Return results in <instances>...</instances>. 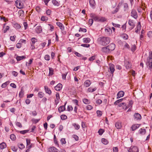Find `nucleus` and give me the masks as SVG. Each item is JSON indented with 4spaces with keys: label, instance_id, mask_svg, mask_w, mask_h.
Masks as SVG:
<instances>
[{
    "label": "nucleus",
    "instance_id": "nucleus-1",
    "mask_svg": "<svg viewBox=\"0 0 152 152\" xmlns=\"http://www.w3.org/2000/svg\"><path fill=\"white\" fill-rule=\"evenodd\" d=\"M99 43L103 46L106 45L110 42V39L109 37H101L98 39Z\"/></svg>",
    "mask_w": 152,
    "mask_h": 152
},
{
    "label": "nucleus",
    "instance_id": "nucleus-2",
    "mask_svg": "<svg viewBox=\"0 0 152 152\" xmlns=\"http://www.w3.org/2000/svg\"><path fill=\"white\" fill-rule=\"evenodd\" d=\"M146 64L151 70H152V52L149 55Z\"/></svg>",
    "mask_w": 152,
    "mask_h": 152
},
{
    "label": "nucleus",
    "instance_id": "nucleus-3",
    "mask_svg": "<svg viewBox=\"0 0 152 152\" xmlns=\"http://www.w3.org/2000/svg\"><path fill=\"white\" fill-rule=\"evenodd\" d=\"M128 23L129 25L131 26L129 28L130 30L132 29L135 26V23L132 19H129L128 21Z\"/></svg>",
    "mask_w": 152,
    "mask_h": 152
},
{
    "label": "nucleus",
    "instance_id": "nucleus-4",
    "mask_svg": "<svg viewBox=\"0 0 152 152\" xmlns=\"http://www.w3.org/2000/svg\"><path fill=\"white\" fill-rule=\"evenodd\" d=\"M131 15L134 19H137L138 15L137 12L135 10L133 9L132 10L131 13Z\"/></svg>",
    "mask_w": 152,
    "mask_h": 152
},
{
    "label": "nucleus",
    "instance_id": "nucleus-5",
    "mask_svg": "<svg viewBox=\"0 0 152 152\" xmlns=\"http://www.w3.org/2000/svg\"><path fill=\"white\" fill-rule=\"evenodd\" d=\"M129 152H139V150L138 148L135 146L131 147L128 150Z\"/></svg>",
    "mask_w": 152,
    "mask_h": 152
},
{
    "label": "nucleus",
    "instance_id": "nucleus-6",
    "mask_svg": "<svg viewBox=\"0 0 152 152\" xmlns=\"http://www.w3.org/2000/svg\"><path fill=\"white\" fill-rule=\"evenodd\" d=\"M107 47L110 51L114 50L115 48V45L113 43H111L109 45L107 46Z\"/></svg>",
    "mask_w": 152,
    "mask_h": 152
},
{
    "label": "nucleus",
    "instance_id": "nucleus-7",
    "mask_svg": "<svg viewBox=\"0 0 152 152\" xmlns=\"http://www.w3.org/2000/svg\"><path fill=\"white\" fill-rule=\"evenodd\" d=\"M123 3V2L122 1H121L120 2H119L117 6V7H116L115 8V10H112V13L113 14H114V13L117 12L118 10L119 7L121 6L122 5Z\"/></svg>",
    "mask_w": 152,
    "mask_h": 152
},
{
    "label": "nucleus",
    "instance_id": "nucleus-8",
    "mask_svg": "<svg viewBox=\"0 0 152 152\" xmlns=\"http://www.w3.org/2000/svg\"><path fill=\"white\" fill-rule=\"evenodd\" d=\"M90 16L95 21H98L99 17L96 16L94 13H91L90 14Z\"/></svg>",
    "mask_w": 152,
    "mask_h": 152
},
{
    "label": "nucleus",
    "instance_id": "nucleus-9",
    "mask_svg": "<svg viewBox=\"0 0 152 152\" xmlns=\"http://www.w3.org/2000/svg\"><path fill=\"white\" fill-rule=\"evenodd\" d=\"M67 102H66L65 103L64 105L61 106H60L58 108V111L59 113L63 112L65 110V106Z\"/></svg>",
    "mask_w": 152,
    "mask_h": 152
},
{
    "label": "nucleus",
    "instance_id": "nucleus-10",
    "mask_svg": "<svg viewBox=\"0 0 152 152\" xmlns=\"http://www.w3.org/2000/svg\"><path fill=\"white\" fill-rule=\"evenodd\" d=\"M108 49V48L107 47V46L105 47L102 48V50L103 52L106 53H110V51L109 49Z\"/></svg>",
    "mask_w": 152,
    "mask_h": 152
},
{
    "label": "nucleus",
    "instance_id": "nucleus-11",
    "mask_svg": "<svg viewBox=\"0 0 152 152\" xmlns=\"http://www.w3.org/2000/svg\"><path fill=\"white\" fill-rule=\"evenodd\" d=\"M56 99L55 100V104L57 105L59 102V99H60L59 94L57 92L56 94Z\"/></svg>",
    "mask_w": 152,
    "mask_h": 152
},
{
    "label": "nucleus",
    "instance_id": "nucleus-12",
    "mask_svg": "<svg viewBox=\"0 0 152 152\" xmlns=\"http://www.w3.org/2000/svg\"><path fill=\"white\" fill-rule=\"evenodd\" d=\"M125 64L126 68L127 69H129L131 68L132 65L129 61H125Z\"/></svg>",
    "mask_w": 152,
    "mask_h": 152
},
{
    "label": "nucleus",
    "instance_id": "nucleus-13",
    "mask_svg": "<svg viewBox=\"0 0 152 152\" xmlns=\"http://www.w3.org/2000/svg\"><path fill=\"white\" fill-rule=\"evenodd\" d=\"M48 150L49 152H58V149L54 147L49 148Z\"/></svg>",
    "mask_w": 152,
    "mask_h": 152
},
{
    "label": "nucleus",
    "instance_id": "nucleus-14",
    "mask_svg": "<svg viewBox=\"0 0 152 152\" xmlns=\"http://www.w3.org/2000/svg\"><path fill=\"white\" fill-rule=\"evenodd\" d=\"M35 31L38 34L41 33L42 31V27L40 26H37L36 28Z\"/></svg>",
    "mask_w": 152,
    "mask_h": 152
},
{
    "label": "nucleus",
    "instance_id": "nucleus-15",
    "mask_svg": "<svg viewBox=\"0 0 152 152\" xmlns=\"http://www.w3.org/2000/svg\"><path fill=\"white\" fill-rule=\"evenodd\" d=\"M134 118L136 120H140L141 118V116L138 113H135L134 115Z\"/></svg>",
    "mask_w": 152,
    "mask_h": 152
},
{
    "label": "nucleus",
    "instance_id": "nucleus-16",
    "mask_svg": "<svg viewBox=\"0 0 152 152\" xmlns=\"http://www.w3.org/2000/svg\"><path fill=\"white\" fill-rule=\"evenodd\" d=\"M119 107H122L125 110H126L129 107V106H127L126 105V104L125 103L122 102L120 103L119 104Z\"/></svg>",
    "mask_w": 152,
    "mask_h": 152
},
{
    "label": "nucleus",
    "instance_id": "nucleus-17",
    "mask_svg": "<svg viewBox=\"0 0 152 152\" xmlns=\"http://www.w3.org/2000/svg\"><path fill=\"white\" fill-rule=\"evenodd\" d=\"M105 33L107 35H110L112 33V30L109 28H105Z\"/></svg>",
    "mask_w": 152,
    "mask_h": 152
},
{
    "label": "nucleus",
    "instance_id": "nucleus-18",
    "mask_svg": "<svg viewBox=\"0 0 152 152\" xmlns=\"http://www.w3.org/2000/svg\"><path fill=\"white\" fill-rule=\"evenodd\" d=\"M62 86L61 83H58L56 86L55 87V90L57 91H59L62 88Z\"/></svg>",
    "mask_w": 152,
    "mask_h": 152
},
{
    "label": "nucleus",
    "instance_id": "nucleus-19",
    "mask_svg": "<svg viewBox=\"0 0 152 152\" xmlns=\"http://www.w3.org/2000/svg\"><path fill=\"white\" fill-rule=\"evenodd\" d=\"M15 3L16 4L17 7L18 8L21 9L23 7V6L21 4L20 1L17 0L15 1Z\"/></svg>",
    "mask_w": 152,
    "mask_h": 152
},
{
    "label": "nucleus",
    "instance_id": "nucleus-20",
    "mask_svg": "<svg viewBox=\"0 0 152 152\" xmlns=\"http://www.w3.org/2000/svg\"><path fill=\"white\" fill-rule=\"evenodd\" d=\"M124 94V92L123 91H119L117 94V99H118L123 96Z\"/></svg>",
    "mask_w": 152,
    "mask_h": 152
},
{
    "label": "nucleus",
    "instance_id": "nucleus-21",
    "mask_svg": "<svg viewBox=\"0 0 152 152\" xmlns=\"http://www.w3.org/2000/svg\"><path fill=\"white\" fill-rule=\"evenodd\" d=\"M57 25L60 28L62 31L64 30V27L63 25L61 23L59 22H58L56 23Z\"/></svg>",
    "mask_w": 152,
    "mask_h": 152
},
{
    "label": "nucleus",
    "instance_id": "nucleus-22",
    "mask_svg": "<svg viewBox=\"0 0 152 152\" xmlns=\"http://www.w3.org/2000/svg\"><path fill=\"white\" fill-rule=\"evenodd\" d=\"M115 126L117 129H120L122 127L121 123L118 122H116L115 124Z\"/></svg>",
    "mask_w": 152,
    "mask_h": 152
},
{
    "label": "nucleus",
    "instance_id": "nucleus-23",
    "mask_svg": "<svg viewBox=\"0 0 152 152\" xmlns=\"http://www.w3.org/2000/svg\"><path fill=\"white\" fill-rule=\"evenodd\" d=\"M140 126V125L137 124L136 125H133L132 126V131H134L137 129Z\"/></svg>",
    "mask_w": 152,
    "mask_h": 152
},
{
    "label": "nucleus",
    "instance_id": "nucleus-24",
    "mask_svg": "<svg viewBox=\"0 0 152 152\" xmlns=\"http://www.w3.org/2000/svg\"><path fill=\"white\" fill-rule=\"evenodd\" d=\"M91 83L89 80H86L84 83V85L86 87H89Z\"/></svg>",
    "mask_w": 152,
    "mask_h": 152
},
{
    "label": "nucleus",
    "instance_id": "nucleus-25",
    "mask_svg": "<svg viewBox=\"0 0 152 152\" xmlns=\"http://www.w3.org/2000/svg\"><path fill=\"white\" fill-rule=\"evenodd\" d=\"M45 89L46 93L50 95L51 94V91L50 89L48 88L47 86H45Z\"/></svg>",
    "mask_w": 152,
    "mask_h": 152
},
{
    "label": "nucleus",
    "instance_id": "nucleus-26",
    "mask_svg": "<svg viewBox=\"0 0 152 152\" xmlns=\"http://www.w3.org/2000/svg\"><path fill=\"white\" fill-rule=\"evenodd\" d=\"M6 24L5 23L4 24V26H3V32L4 33H5L7 31L9 30V27L8 26H6V27H5V25H6Z\"/></svg>",
    "mask_w": 152,
    "mask_h": 152
},
{
    "label": "nucleus",
    "instance_id": "nucleus-27",
    "mask_svg": "<svg viewBox=\"0 0 152 152\" xmlns=\"http://www.w3.org/2000/svg\"><path fill=\"white\" fill-rule=\"evenodd\" d=\"M26 58V56H17L16 58L17 61H20L23 59L25 58Z\"/></svg>",
    "mask_w": 152,
    "mask_h": 152
},
{
    "label": "nucleus",
    "instance_id": "nucleus-28",
    "mask_svg": "<svg viewBox=\"0 0 152 152\" xmlns=\"http://www.w3.org/2000/svg\"><path fill=\"white\" fill-rule=\"evenodd\" d=\"M139 131V133L141 134H144L146 133V130L145 129H141Z\"/></svg>",
    "mask_w": 152,
    "mask_h": 152
},
{
    "label": "nucleus",
    "instance_id": "nucleus-29",
    "mask_svg": "<svg viewBox=\"0 0 152 152\" xmlns=\"http://www.w3.org/2000/svg\"><path fill=\"white\" fill-rule=\"evenodd\" d=\"M110 69L111 74H113L115 71V69L114 68V65H111L110 66Z\"/></svg>",
    "mask_w": 152,
    "mask_h": 152
},
{
    "label": "nucleus",
    "instance_id": "nucleus-30",
    "mask_svg": "<svg viewBox=\"0 0 152 152\" xmlns=\"http://www.w3.org/2000/svg\"><path fill=\"white\" fill-rule=\"evenodd\" d=\"M89 3L90 6L92 7L94 6L96 4L95 1L94 0H90Z\"/></svg>",
    "mask_w": 152,
    "mask_h": 152
},
{
    "label": "nucleus",
    "instance_id": "nucleus-31",
    "mask_svg": "<svg viewBox=\"0 0 152 152\" xmlns=\"http://www.w3.org/2000/svg\"><path fill=\"white\" fill-rule=\"evenodd\" d=\"M6 147V145L5 143L3 142L0 144V148L1 149H3Z\"/></svg>",
    "mask_w": 152,
    "mask_h": 152
},
{
    "label": "nucleus",
    "instance_id": "nucleus-32",
    "mask_svg": "<svg viewBox=\"0 0 152 152\" xmlns=\"http://www.w3.org/2000/svg\"><path fill=\"white\" fill-rule=\"evenodd\" d=\"M29 131L28 130H24L23 131H18L17 132H19L21 134H24L25 133H27Z\"/></svg>",
    "mask_w": 152,
    "mask_h": 152
},
{
    "label": "nucleus",
    "instance_id": "nucleus-33",
    "mask_svg": "<svg viewBox=\"0 0 152 152\" xmlns=\"http://www.w3.org/2000/svg\"><path fill=\"white\" fill-rule=\"evenodd\" d=\"M83 40V42L86 43H88L90 41V39L88 38H84Z\"/></svg>",
    "mask_w": 152,
    "mask_h": 152
},
{
    "label": "nucleus",
    "instance_id": "nucleus-34",
    "mask_svg": "<svg viewBox=\"0 0 152 152\" xmlns=\"http://www.w3.org/2000/svg\"><path fill=\"white\" fill-rule=\"evenodd\" d=\"M106 19L104 17H99L98 21L103 22L106 21Z\"/></svg>",
    "mask_w": 152,
    "mask_h": 152
},
{
    "label": "nucleus",
    "instance_id": "nucleus-35",
    "mask_svg": "<svg viewBox=\"0 0 152 152\" xmlns=\"http://www.w3.org/2000/svg\"><path fill=\"white\" fill-rule=\"evenodd\" d=\"M53 4L55 6H58L59 5V3L56 0H53L52 1Z\"/></svg>",
    "mask_w": 152,
    "mask_h": 152
},
{
    "label": "nucleus",
    "instance_id": "nucleus-36",
    "mask_svg": "<svg viewBox=\"0 0 152 152\" xmlns=\"http://www.w3.org/2000/svg\"><path fill=\"white\" fill-rule=\"evenodd\" d=\"M83 102L84 103L86 104H89V101L87 99H84L83 100Z\"/></svg>",
    "mask_w": 152,
    "mask_h": 152
},
{
    "label": "nucleus",
    "instance_id": "nucleus-37",
    "mask_svg": "<svg viewBox=\"0 0 152 152\" xmlns=\"http://www.w3.org/2000/svg\"><path fill=\"white\" fill-rule=\"evenodd\" d=\"M9 82L7 81L5 83L2 84L1 85V87L2 88H5L9 84Z\"/></svg>",
    "mask_w": 152,
    "mask_h": 152
},
{
    "label": "nucleus",
    "instance_id": "nucleus-38",
    "mask_svg": "<svg viewBox=\"0 0 152 152\" xmlns=\"http://www.w3.org/2000/svg\"><path fill=\"white\" fill-rule=\"evenodd\" d=\"M73 125L75 127V129L78 130L80 128V126L78 124L74 123L73 124Z\"/></svg>",
    "mask_w": 152,
    "mask_h": 152
},
{
    "label": "nucleus",
    "instance_id": "nucleus-39",
    "mask_svg": "<svg viewBox=\"0 0 152 152\" xmlns=\"http://www.w3.org/2000/svg\"><path fill=\"white\" fill-rule=\"evenodd\" d=\"M102 142L105 145H107L108 143V141L104 138H102Z\"/></svg>",
    "mask_w": 152,
    "mask_h": 152
},
{
    "label": "nucleus",
    "instance_id": "nucleus-40",
    "mask_svg": "<svg viewBox=\"0 0 152 152\" xmlns=\"http://www.w3.org/2000/svg\"><path fill=\"white\" fill-rule=\"evenodd\" d=\"M10 138L12 140H15L16 139L15 136L13 134L10 135Z\"/></svg>",
    "mask_w": 152,
    "mask_h": 152
},
{
    "label": "nucleus",
    "instance_id": "nucleus-41",
    "mask_svg": "<svg viewBox=\"0 0 152 152\" xmlns=\"http://www.w3.org/2000/svg\"><path fill=\"white\" fill-rule=\"evenodd\" d=\"M14 26L15 28L17 29H19L21 27V26L17 23L14 24Z\"/></svg>",
    "mask_w": 152,
    "mask_h": 152
},
{
    "label": "nucleus",
    "instance_id": "nucleus-42",
    "mask_svg": "<svg viewBox=\"0 0 152 152\" xmlns=\"http://www.w3.org/2000/svg\"><path fill=\"white\" fill-rule=\"evenodd\" d=\"M31 41L32 42V44L34 45L36 42L37 41V39L33 37L31 39Z\"/></svg>",
    "mask_w": 152,
    "mask_h": 152
},
{
    "label": "nucleus",
    "instance_id": "nucleus-43",
    "mask_svg": "<svg viewBox=\"0 0 152 152\" xmlns=\"http://www.w3.org/2000/svg\"><path fill=\"white\" fill-rule=\"evenodd\" d=\"M124 99H121L118 100L116 101L114 103V104L115 105H117L118 103H119V102H122L123 100Z\"/></svg>",
    "mask_w": 152,
    "mask_h": 152
},
{
    "label": "nucleus",
    "instance_id": "nucleus-44",
    "mask_svg": "<svg viewBox=\"0 0 152 152\" xmlns=\"http://www.w3.org/2000/svg\"><path fill=\"white\" fill-rule=\"evenodd\" d=\"M44 94L42 92H39L38 94V96L39 97L42 98L44 96Z\"/></svg>",
    "mask_w": 152,
    "mask_h": 152
},
{
    "label": "nucleus",
    "instance_id": "nucleus-45",
    "mask_svg": "<svg viewBox=\"0 0 152 152\" xmlns=\"http://www.w3.org/2000/svg\"><path fill=\"white\" fill-rule=\"evenodd\" d=\"M96 113L97 115V116L99 117H100L102 115V111L99 110L97 111Z\"/></svg>",
    "mask_w": 152,
    "mask_h": 152
},
{
    "label": "nucleus",
    "instance_id": "nucleus-46",
    "mask_svg": "<svg viewBox=\"0 0 152 152\" xmlns=\"http://www.w3.org/2000/svg\"><path fill=\"white\" fill-rule=\"evenodd\" d=\"M61 119L64 120L67 119V117L65 115H61Z\"/></svg>",
    "mask_w": 152,
    "mask_h": 152
},
{
    "label": "nucleus",
    "instance_id": "nucleus-47",
    "mask_svg": "<svg viewBox=\"0 0 152 152\" xmlns=\"http://www.w3.org/2000/svg\"><path fill=\"white\" fill-rule=\"evenodd\" d=\"M143 31H144V30H142V31H141V34L140 35V39L142 40H143Z\"/></svg>",
    "mask_w": 152,
    "mask_h": 152
},
{
    "label": "nucleus",
    "instance_id": "nucleus-48",
    "mask_svg": "<svg viewBox=\"0 0 152 152\" xmlns=\"http://www.w3.org/2000/svg\"><path fill=\"white\" fill-rule=\"evenodd\" d=\"M24 12L22 10H20L18 11V14L20 16H23L24 15Z\"/></svg>",
    "mask_w": 152,
    "mask_h": 152
},
{
    "label": "nucleus",
    "instance_id": "nucleus-49",
    "mask_svg": "<svg viewBox=\"0 0 152 152\" xmlns=\"http://www.w3.org/2000/svg\"><path fill=\"white\" fill-rule=\"evenodd\" d=\"M73 109V108L72 106L71 105H69L68 106L67 110L68 111L72 110Z\"/></svg>",
    "mask_w": 152,
    "mask_h": 152
},
{
    "label": "nucleus",
    "instance_id": "nucleus-50",
    "mask_svg": "<svg viewBox=\"0 0 152 152\" xmlns=\"http://www.w3.org/2000/svg\"><path fill=\"white\" fill-rule=\"evenodd\" d=\"M23 91L22 89L21 90L19 94V96L20 98H22L23 96Z\"/></svg>",
    "mask_w": 152,
    "mask_h": 152
},
{
    "label": "nucleus",
    "instance_id": "nucleus-51",
    "mask_svg": "<svg viewBox=\"0 0 152 152\" xmlns=\"http://www.w3.org/2000/svg\"><path fill=\"white\" fill-rule=\"evenodd\" d=\"M39 120H40V119H32V121L33 122L35 123V124L37 123L39 121Z\"/></svg>",
    "mask_w": 152,
    "mask_h": 152
},
{
    "label": "nucleus",
    "instance_id": "nucleus-52",
    "mask_svg": "<svg viewBox=\"0 0 152 152\" xmlns=\"http://www.w3.org/2000/svg\"><path fill=\"white\" fill-rule=\"evenodd\" d=\"M45 59L47 61H49L50 59V56L48 55H46L45 57Z\"/></svg>",
    "mask_w": 152,
    "mask_h": 152
},
{
    "label": "nucleus",
    "instance_id": "nucleus-53",
    "mask_svg": "<svg viewBox=\"0 0 152 152\" xmlns=\"http://www.w3.org/2000/svg\"><path fill=\"white\" fill-rule=\"evenodd\" d=\"M136 46L134 45L132 46L131 48V50L132 51L134 52L136 50Z\"/></svg>",
    "mask_w": 152,
    "mask_h": 152
},
{
    "label": "nucleus",
    "instance_id": "nucleus-54",
    "mask_svg": "<svg viewBox=\"0 0 152 152\" xmlns=\"http://www.w3.org/2000/svg\"><path fill=\"white\" fill-rule=\"evenodd\" d=\"M41 19L42 21H45L47 20L48 18L46 17L43 16L41 17Z\"/></svg>",
    "mask_w": 152,
    "mask_h": 152
},
{
    "label": "nucleus",
    "instance_id": "nucleus-55",
    "mask_svg": "<svg viewBox=\"0 0 152 152\" xmlns=\"http://www.w3.org/2000/svg\"><path fill=\"white\" fill-rule=\"evenodd\" d=\"M148 36L150 37H152V31H149L147 34Z\"/></svg>",
    "mask_w": 152,
    "mask_h": 152
},
{
    "label": "nucleus",
    "instance_id": "nucleus-56",
    "mask_svg": "<svg viewBox=\"0 0 152 152\" xmlns=\"http://www.w3.org/2000/svg\"><path fill=\"white\" fill-rule=\"evenodd\" d=\"M104 132V131L103 129H100L98 131V133L99 134L101 135Z\"/></svg>",
    "mask_w": 152,
    "mask_h": 152
},
{
    "label": "nucleus",
    "instance_id": "nucleus-57",
    "mask_svg": "<svg viewBox=\"0 0 152 152\" xmlns=\"http://www.w3.org/2000/svg\"><path fill=\"white\" fill-rule=\"evenodd\" d=\"M61 142L62 144H65L66 143V141L65 138H62L61 140Z\"/></svg>",
    "mask_w": 152,
    "mask_h": 152
},
{
    "label": "nucleus",
    "instance_id": "nucleus-58",
    "mask_svg": "<svg viewBox=\"0 0 152 152\" xmlns=\"http://www.w3.org/2000/svg\"><path fill=\"white\" fill-rule=\"evenodd\" d=\"M79 31L86 32V28H80L79 30Z\"/></svg>",
    "mask_w": 152,
    "mask_h": 152
},
{
    "label": "nucleus",
    "instance_id": "nucleus-59",
    "mask_svg": "<svg viewBox=\"0 0 152 152\" xmlns=\"http://www.w3.org/2000/svg\"><path fill=\"white\" fill-rule=\"evenodd\" d=\"M95 56H94L91 57L89 59V60L90 61H92L95 59Z\"/></svg>",
    "mask_w": 152,
    "mask_h": 152
},
{
    "label": "nucleus",
    "instance_id": "nucleus-60",
    "mask_svg": "<svg viewBox=\"0 0 152 152\" xmlns=\"http://www.w3.org/2000/svg\"><path fill=\"white\" fill-rule=\"evenodd\" d=\"M123 5L124 9H126L128 8V5L127 3H124L123 4Z\"/></svg>",
    "mask_w": 152,
    "mask_h": 152
},
{
    "label": "nucleus",
    "instance_id": "nucleus-61",
    "mask_svg": "<svg viewBox=\"0 0 152 152\" xmlns=\"http://www.w3.org/2000/svg\"><path fill=\"white\" fill-rule=\"evenodd\" d=\"M113 152H118V148L117 147H113Z\"/></svg>",
    "mask_w": 152,
    "mask_h": 152
},
{
    "label": "nucleus",
    "instance_id": "nucleus-62",
    "mask_svg": "<svg viewBox=\"0 0 152 152\" xmlns=\"http://www.w3.org/2000/svg\"><path fill=\"white\" fill-rule=\"evenodd\" d=\"M94 20L93 19H90L88 20V23L91 26L93 23Z\"/></svg>",
    "mask_w": 152,
    "mask_h": 152
},
{
    "label": "nucleus",
    "instance_id": "nucleus-63",
    "mask_svg": "<svg viewBox=\"0 0 152 152\" xmlns=\"http://www.w3.org/2000/svg\"><path fill=\"white\" fill-rule=\"evenodd\" d=\"M12 149L13 151H16L17 150V148L15 146H12Z\"/></svg>",
    "mask_w": 152,
    "mask_h": 152
},
{
    "label": "nucleus",
    "instance_id": "nucleus-64",
    "mask_svg": "<svg viewBox=\"0 0 152 152\" xmlns=\"http://www.w3.org/2000/svg\"><path fill=\"white\" fill-rule=\"evenodd\" d=\"M19 148L20 149H22L24 148V146L23 144H20L18 145Z\"/></svg>",
    "mask_w": 152,
    "mask_h": 152
}]
</instances>
